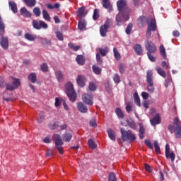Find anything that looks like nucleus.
Returning a JSON list of instances; mask_svg holds the SVG:
<instances>
[{"instance_id": "obj_45", "label": "nucleus", "mask_w": 181, "mask_h": 181, "mask_svg": "<svg viewBox=\"0 0 181 181\" xmlns=\"http://www.w3.org/2000/svg\"><path fill=\"white\" fill-rule=\"evenodd\" d=\"M160 53L161 56H163V57H164V59H166V51H165V47H163V45L160 46Z\"/></svg>"}, {"instance_id": "obj_7", "label": "nucleus", "mask_w": 181, "mask_h": 181, "mask_svg": "<svg viewBox=\"0 0 181 181\" xmlns=\"http://www.w3.org/2000/svg\"><path fill=\"white\" fill-rule=\"evenodd\" d=\"M13 80V83H8L6 86V90H9L10 91H12L13 90H16L19 86H21V81L18 78H11Z\"/></svg>"}, {"instance_id": "obj_5", "label": "nucleus", "mask_w": 181, "mask_h": 181, "mask_svg": "<svg viewBox=\"0 0 181 181\" xmlns=\"http://www.w3.org/2000/svg\"><path fill=\"white\" fill-rule=\"evenodd\" d=\"M120 131L122 134V139L123 141H135V135H134L131 131H125V129L124 128H122Z\"/></svg>"}, {"instance_id": "obj_22", "label": "nucleus", "mask_w": 181, "mask_h": 181, "mask_svg": "<svg viewBox=\"0 0 181 181\" xmlns=\"http://www.w3.org/2000/svg\"><path fill=\"white\" fill-rule=\"evenodd\" d=\"M8 5L13 13H16V12H18V7L14 1H9Z\"/></svg>"}, {"instance_id": "obj_21", "label": "nucleus", "mask_w": 181, "mask_h": 181, "mask_svg": "<svg viewBox=\"0 0 181 181\" xmlns=\"http://www.w3.org/2000/svg\"><path fill=\"white\" fill-rule=\"evenodd\" d=\"M134 103L136 104L138 107H141V99H139V95H138V92H135L133 95Z\"/></svg>"}, {"instance_id": "obj_56", "label": "nucleus", "mask_w": 181, "mask_h": 181, "mask_svg": "<svg viewBox=\"0 0 181 181\" xmlns=\"http://www.w3.org/2000/svg\"><path fill=\"white\" fill-rule=\"evenodd\" d=\"M141 97H142L143 100H148V98H149V93H148L146 92H142Z\"/></svg>"}, {"instance_id": "obj_23", "label": "nucleus", "mask_w": 181, "mask_h": 181, "mask_svg": "<svg viewBox=\"0 0 181 181\" xmlns=\"http://www.w3.org/2000/svg\"><path fill=\"white\" fill-rule=\"evenodd\" d=\"M56 78L58 81H63L64 80V76H63V73H62V71H57L55 72Z\"/></svg>"}, {"instance_id": "obj_28", "label": "nucleus", "mask_w": 181, "mask_h": 181, "mask_svg": "<svg viewBox=\"0 0 181 181\" xmlns=\"http://www.w3.org/2000/svg\"><path fill=\"white\" fill-rule=\"evenodd\" d=\"M76 62H77L78 64L83 66V64H84L86 61H85L84 57H83V55H78L76 57Z\"/></svg>"}, {"instance_id": "obj_26", "label": "nucleus", "mask_w": 181, "mask_h": 181, "mask_svg": "<svg viewBox=\"0 0 181 181\" xmlns=\"http://www.w3.org/2000/svg\"><path fill=\"white\" fill-rule=\"evenodd\" d=\"M25 38L30 42H33L36 39V35L28 33L25 34Z\"/></svg>"}, {"instance_id": "obj_44", "label": "nucleus", "mask_w": 181, "mask_h": 181, "mask_svg": "<svg viewBox=\"0 0 181 181\" xmlns=\"http://www.w3.org/2000/svg\"><path fill=\"white\" fill-rule=\"evenodd\" d=\"M115 112L118 118H124V113L122 112V110L121 109L116 108Z\"/></svg>"}, {"instance_id": "obj_52", "label": "nucleus", "mask_w": 181, "mask_h": 181, "mask_svg": "<svg viewBox=\"0 0 181 181\" xmlns=\"http://www.w3.org/2000/svg\"><path fill=\"white\" fill-rule=\"evenodd\" d=\"M144 144L149 148V149H153V144L151 142V140H145Z\"/></svg>"}, {"instance_id": "obj_17", "label": "nucleus", "mask_w": 181, "mask_h": 181, "mask_svg": "<svg viewBox=\"0 0 181 181\" xmlns=\"http://www.w3.org/2000/svg\"><path fill=\"white\" fill-rule=\"evenodd\" d=\"M78 110L80 111V112H82V114H86L88 111V109L87 108V106L83 105V103H78L77 104Z\"/></svg>"}, {"instance_id": "obj_39", "label": "nucleus", "mask_w": 181, "mask_h": 181, "mask_svg": "<svg viewBox=\"0 0 181 181\" xmlns=\"http://www.w3.org/2000/svg\"><path fill=\"white\" fill-rule=\"evenodd\" d=\"M88 145L90 148H91V149H95V148H97V144H95L93 139H89L88 141Z\"/></svg>"}, {"instance_id": "obj_18", "label": "nucleus", "mask_w": 181, "mask_h": 181, "mask_svg": "<svg viewBox=\"0 0 181 181\" xmlns=\"http://www.w3.org/2000/svg\"><path fill=\"white\" fill-rule=\"evenodd\" d=\"M137 23H138L139 28H144L145 26V25H146V17L141 16L137 20Z\"/></svg>"}, {"instance_id": "obj_13", "label": "nucleus", "mask_w": 181, "mask_h": 181, "mask_svg": "<svg viewBox=\"0 0 181 181\" xmlns=\"http://www.w3.org/2000/svg\"><path fill=\"white\" fill-rule=\"evenodd\" d=\"M87 79L84 75H78L76 78V83L79 87H84L86 86V83Z\"/></svg>"}, {"instance_id": "obj_29", "label": "nucleus", "mask_w": 181, "mask_h": 181, "mask_svg": "<svg viewBox=\"0 0 181 181\" xmlns=\"http://www.w3.org/2000/svg\"><path fill=\"white\" fill-rule=\"evenodd\" d=\"M144 134H145V129L144 128V125L142 123L139 124V138L140 139H143Z\"/></svg>"}, {"instance_id": "obj_38", "label": "nucleus", "mask_w": 181, "mask_h": 181, "mask_svg": "<svg viewBox=\"0 0 181 181\" xmlns=\"http://www.w3.org/2000/svg\"><path fill=\"white\" fill-rule=\"evenodd\" d=\"M92 69L95 74H98V75L101 74V68H100L99 66H97L96 65H93Z\"/></svg>"}, {"instance_id": "obj_1", "label": "nucleus", "mask_w": 181, "mask_h": 181, "mask_svg": "<svg viewBox=\"0 0 181 181\" xmlns=\"http://www.w3.org/2000/svg\"><path fill=\"white\" fill-rule=\"evenodd\" d=\"M117 9L119 11L118 15L116 16L117 25H119L121 22H127L129 19V12L125 11L127 1L125 0H119L117 2Z\"/></svg>"}, {"instance_id": "obj_11", "label": "nucleus", "mask_w": 181, "mask_h": 181, "mask_svg": "<svg viewBox=\"0 0 181 181\" xmlns=\"http://www.w3.org/2000/svg\"><path fill=\"white\" fill-rule=\"evenodd\" d=\"M82 100L85 104H87L88 105H93V95L88 94V93H85L83 95Z\"/></svg>"}, {"instance_id": "obj_24", "label": "nucleus", "mask_w": 181, "mask_h": 181, "mask_svg": "<svg viewBox=\"0 0 181 181\" xmlns=\"http://www.w3.org/2000/svg\"><path fill=\"white\" fill-rule=\"evenodd\" d=\"M1 46L3 49H6L9 45L8 44V38L7 37H2L0 42Z\"/></svg>"}, {"instance_id": "obj_33", "label": "nucleus", "mask_w": 181, "mask_h": 181, "mask_svg": "<svg viewBox=\"0 0 181 181\" xmlns=\"http://www.w3.org/2000/svg\"><path fill=\"white\" fill-rule=\"evenodd\" d=\"M158 74L161 76V77H163L165 78V77H166V73L165 72V71L163 69H162V68L158 66L156 68Z\"/></svg>"}, {"instance_id": "obj_40", "label": "nucleus", "mask_w": 181, "mask_h": 181, "mask_svg": "<svg viewBox=\"0 0 181 181\" xmlns=\"http://www.w3.org/2000/svg\"><path fill=\"white\" fill-rule=\"evenodd\" d=\"M108 47H105V48H100L99 49V52L102 56H106L107 53L109 52Z\"/></svg>"}, {"instance_id": "obj_43", "label": "nucleus", "mask_w": 181, "mask_h": 181, "mask_svg": "<svg viewBox=\"0 0 181 181\" xmlns=\"http://www.w3.org/2000/svg\"><path fill=\"white\" fill-rule=\"evenodd\" d=\"M113 53L116 60H119V59H121V54H119L117 48L115 47L113 49Z\"/></svg>"}, {"instance_id": "obj_63", "label": "nucleus", "mask_w": 181, "mask_h": 181, "mask_svg": "<svg viewBox=\"0 0 181 181\" xmlns=\"http://www.w3.org/2000/svg\"><path fill=\"white\" fill-rule=\"evenodd\" d=\"M161 66L162 67H163V69H169V64H168V63H166V62L163 61L162 63H161Z\"/></svg>"}, {"instance_id": "obj_32", "label": "nucleus", "mask_w": 181, "mask_h": 181, "mask_svg": "<svg viewBox=\"0 0 181 181\" xmlns=\"http://www.w3.org/2000/svg\"><path fill=\"white\" fill-rule=\"evenodd\" d=\"M63 101H64V100H63V98H56L55 103H54L56 108H59V107H60V105H62V104H63Z\"/></svg>"}, {"instance_id": "obj_35", "label": "nucleus", "mask_w": 181, "mask_h": 181, "mask_svg": "<svg viewBox=\"0 0 181 181\" xmlns=\"http://www.w3.org/2000/svg\"><path fill=\"white\" fill-rule=\"evenodd\" d=\"M107 134L109 138H110L112 141H115V133H114V131H112V129H107Z\"/></svg>"}, {"instance_id": "obj_30", "label": "nucleus", "mask_w": 181, "mask_h": 181, "mask_svg": "<svg viewBox=\"0 0 181 181\" xmlns=\"http://www.w3.org/2000/svg\"><path fill=\"white\" fill-rule=\"evenodd\" d=\"M72 136L73 135L71 133H66L63 136V141L65 142H70V141H71Z\"/></svg>"}, {"instance_id": "obj_2", "label": "nucleus", "mask_w": 181, "mask_h": 181, "mask_svg": "<svg viewBox=\"0 0 181 181\" xmlns=\"http://www.w3.org/2000/svg\"><path fill=\"white\" fill-rule=\"evenodd\" d=\"M174 125L176 126V128L175 126L170 124L168 126V130L170 132H171V134L175 132V138L179 139L181 138V122L179 121V118L175 117L174 119Z\"/></svg>"}, {"instance_id": "obj_15", "label": "nucleus", "mask_w": 181, "mask_h": 181, "mask_svg": "<svg viewBox=\"0 0 181 181\" xmlns=\"http://www.w3.org/2000/svg\"><path fill=\"white\" fill-rule=\"evenodd\" d=\"M107 32H108V23H105L104 25L100 27V36H102V37H105Z\"/></svg>"}, {"instance_id": "obj_12", "label": "nucleus", "mask_w": 181, "mask_h": 181, "mask_svg": "<svg viewBox=\"0 0 181 181\" xmlns=\"http://www.w3.org/2000/svg\"><path fill=\"white\" fill-rule=\"evenodd\" d=\"M145 46L148 53H155L156 52V47L155 46V44H153V42L151 41H147Z\"/></svg>"}, {"instance_id": "obj_6", "label": "nucleus", "mask_w": 181, "mask_h": 181, "mask_svg": "<svg viewBox=\"0 0 181 181\" xmlns=\"http://www.w3.org/2000/svg\"><path fill=\"white\" fill-rule=\"evenodd\" d=\"M55 139V146L60 153V155H63V141H62V137L59 134H55L54 136Z\"/></svg>"}, {"instance_id": "obj_31", "label": "nucleus", "mask_w": 181, "mask_h": 181, "mask_svg": "<svg viewBox=\"0 0 181 181\" xmlns=\"http://www.w3.org/2000/svg\"><path fill=\"white\" fill-rule=\"evenodd\" d=\"M28 78L29 81H31V83H36V79H37L36 74L35 73L30 74L28 76Z\"/></svg>"}, {"instance_id": "obj_41", "label": "nucleus", "mask_w": 181, "mask_h": 181, "mask_svg": "<svg viewBox=\"0 0 181 181\" xmlns=\"http://www.w3.org/2000/svg\"><path fill=\"white\" fill-rule=\"evenodd\" d=\"M42 16L45 21L50 22V16H49V13L46 10L42 11Z\"/></svg>"}, {"instance_id": "obj_62", "label": "nucleus", "mask_w": 181, "mask_h": 181, "mask_svg": "<svg viewBox=\"0 0 181 181\" xmlns=\"http://www.w3.org/2000/svg\"><path fill=\"white\" fill-rule=\"evenodd\" d=\"M96 59L98 64H101L103 63V60H101V57H100V54H96Z\"/></svg>"}, {"instance_id": "obj_8", "label": "nucleus", "mask_w": 181, "mask_h": 181, "mask_svg": "<svg viewBox=\"0 0 181 181\" xmlns=\"http://www.w3.org/2000/svg\"><path fill=\"white\" fill-rule=\"evenodd\" d=\"M33 26L35 29H47L48 28V25L47 24L44 22V21H37L36 20H33Z\"/></svg>"}, {"instance_id": "obj_58", "label": "nucleus", "mask_w": 181, "mask_h": 181, "mask_svg": "<svg viewBox=\"0 0 181 181\" xmlns=\"http://www.w3.org/2000/svg\"><path fill=\"white\" fill-rule=\"evenodd\" d=\"M56 36L59 40H63V34L59 31L56 33Z\"/></svg>"}, {"instance_id": "obj_57", "label": "nucleus", "mask_w": 181, "mask_h": 181, "mask_svg": "<svg viewBox=\"0 0 181 181\" xmlns=\"http://www.w3.org/2000/svg\"><path fill=\"white\" fill-rule=\"evenodd\" d=\"M6 92L3 93V100H4V101H12L11 97H6Z\"/></svg>"}, {"instance_id": "obj_60", "label": "nucleus", "mask_w": 181, "mask_h": 181, "mask_svg": "<svg viewBox=\"0 0 181 181\" xmlns=\"http://www.w3.org/2000/svg\"><path fill=\"white\" fill-rule=\"evenodd\" d=\"M147 56L151 62H155L156 60V58L153 55H151L150 52L147 53Z\"/></svg>"}, {"instance_id": "obj_4", "label": "nucleus", "mask_w": 181, "mask_h": 181, "mask_svg": "<svg viewBox=\"0 0 181 181\" xmlns=\"http://www.w3.org/2000/svg\"><path fill=\"white\" fill-rule=\"evenodd\" d=\"M146 81L148 83L147 91L152 94L155 91V88L153 87V72L152 71H147Z\"/></svg>"}, {"instance_id": "obj_9", "label": "nucleus", "mask_w": 181, "mask_h": 181, "mask_svg": "<svg viewBox=\"0 0 181 181\" xmlns=\"http://www.w3.org/2000/svg\"><path fill=\"white\" fill-rule=\"evenodd\" d=\"M155 30H156V20H155V18H153L148 24L146 35L148 37L151 36V35H152V32Z\"/></svg>"}, {"instance_id": "obj_36", "label": "nucleus", "mask_w": 181, "mask_h": 181, "mask_svg": "<svg viewBox=\"0 0 181 181\" xmlns=\"http://www.w3.org/2000/svg\"><path fill=\"white\" fill-rule=\"evenodd\" d=\"M5 33V23L2 21V18L0 16V33L1 35H4Z\"/></svg>"}, {"instance_id": "obj_10", "label": "nucleus", "mask_w": 181, "mask_h": 181, "mask_svg": "<svg viewBox=\"0 0 181 181\" xmlns=\"http://www.w3.org/2000/svg\"><path fill=\"white\" fill-rule=\"evenodd\" d=\"M165 156L167 159H169V158H171L172 162H175V159L176 156H175L174 152H170V147L169 146V144H167L165 145Z\"/></svg>"}, {"instance_id": "obj_46", "label": "nucleus", "mask_w": 181, "mask_h": 181, "mask_svg": "<svg viewBox=\"0 0 181 181\" xmlns=\"http://www.w3.org/2000/svg\"><path fill=\"white\" fill-rule=\"evenodd\" d=\"M40 69H41V71L46 73V71H47V70L49 69V66H47V64L44 63L42 65H40Z\"/></svg>"}, {"instance_id": "obj_64", "label": "nucleus", "mask_w": 181, "mask_h": 181, "mask_svg": "<svg viewBox=\"0 0 181 181\" xmlns=\"http://www.w3.org/2000/svg\"><path fill=\"white\" fill-rule=\"evenodd\" d=\"M90 124L91 127H97V122L94 119L90 120Z\"/></svg>"}, {"instance_id": "obj_51", "label": "nucleus", "mask_w": 181, "mask_h": 181, "mask_svg": "<svg viewBox=\"0 0 181 181\" xmlns=\"http://www.w3.org/2000/svg\"><path fill=\"white\" fill-rule=\"evenodd\" d=\"M33 13L35 16H40L41 15L40 8H39V7H35L33 9Z\"/></svg>"}, {"instance_id": "obj_20", "label": "nucleus", "mask_w": 181, "mask_h": 181, "mask_svg": "<svg viewBox=\"0 0 181 181\" xmlns=\"http://www.w3.org/2000/svg\"><path fill=\"white\" fill-rule=\"evenodd\" d=\"M86 26H87V23L84 20H81L78 23V29L79 30H86Z\"/></svg>"}, {"instance_id": "obj_49", "label": "nucleus", "mask_w": 181, "mask_h": 181, "mask_svg": "<svg viewBox=\"0 0 181 181\" xmlns=\"http://www.w3.org/2000/svg\"><path fill=\"white\" fill-rule=\"evenodd\" d=\"M89 90L90 91H95V90H97V86H95V83L90 82L89 83Z\"/></svg>"}, {"instance_id": "obj_19", "label": "nucleus", "mask_w": 181, "mask_h": 181, "mask_svg": "<svg viewBox=\"0 0 181 181\" xmlns=\"http://www.w3.org/2000/svg\"><path fill=\"white\" fill-rule=\"evenodd\" d=\"M20 12L23 16H25L26 18H30L32 16V13L29 12L25 7L21 8Z\"/></svg>"}, {"instance_id": "obj_3", "label": "nucleus", "mask_w": 181, "mask_h": 181, "mask_svg": "<svg viewBox=\"0 0 181 181\" xmlns=\"http://www.w3.org/2000/svg\"><path fill=\"white\" fill-rule=\"evenodd\" d=\"M65 93L72 103H74V101L77 100V94L76 93V91H74V87L71 82H67L65 85Z\"/></svg>"}, {"instance_id": "obj_37", "label": "nucleus", "mask_w": 181, "mask_h": 181, "mask_svg": "<svg viewBox=\"0 0 181 181\" xmlns=\"http://www.w3.org/2000/svg\"><path fill=\"white\" fill-rule=\"evenodd\" d=\"M134 107V104L131 102L126 103V111L127 112H131L132 111V107Z\"/></svg>"}, {"instance_id": "obj_59", "label": "nucleus", "mask_w": 181, "mask_h": 181, "mask_svg": "<svg viewBox=\"0 0 181 181\" xmlns=\"http://www.w3.org/2000/svg\"><path fill=\"white\" fill-rule=\"evenodd\" d=\"M119 71L121 73V74H124V73H125V68L124 67V64L119 65Z\"/></svg>"}, {"instance_id": "obj_34", "label": "nucleus", "mask_w": 181, "mask_h": 181, "mask_svg": "<svg viewBox=\"0 0 181 181\" xmlns=\"http://www.w3.org/2000/svg\"><path fill=\"white\" fill-rule=\"evenodd\" d=\"M27 6H35L36 5V0H23Z\"/></svg>"}, {"instance_id": "obj_16", "label": "nucleus", "mask_w": 181, "mask_h": 181, "mask_svg": "<svg viewBox=\"0 0 181 181\" xmlns=\"http://www.w3.org/2000/svg\"><path fill=\"white\" fill-rule=\"evenodd\" d=\"M102 5L103 8H105V9H107L109 12H112V6H111V3L110 2V0H103Z\"/></svg>"}, {"instance_id": "obj_50", "label": "nucleus", "mask_w": 181, "mask_h": 181, "mask_svg": "<svg viewBox=\"0 0 181 181\" xmlns=\"http://www.w3.org/2000/svg\"><path fill=\"white\" fill-rule=\"evenodd\" d=\"M68 46L70 47V49H72V50H74L75 52H77V50H79L80 49V46H75L73 43H69Z\"/></svg>"}, {"instance_id": "obj_27", "label": "nucleus", "mask_w": 181, "mask_h": 181, "mask_svg": "<svg viewBox=\"0 0 181 181\" xmlns=\"http://www.w3.org/2000/svg\"><path fill=\"white\" fill-rule=\"evenodd\" d=\"M78 16H81V18L83 16H86V15H87V11L86 10V8L82 7V8H78Z\"/></svg>"}, {"instance_id": "obj_54", "label": "nucleus", "mask_w": 181, "mask_h": 181, "mask_svg": "<svg viewBox=\"0 0 181 181\" xmlns=\"http://www.w3.org/2000/svg\"><path fill=\"white\" fill-rule=\"evenodd\" d=\"M132 30V23L128 24L127 28H126V33L127 35H129Z\"/></svg>"}, {"instance_id": "obj_25", "label": "nucleus", "mask_w": 181, "mask_h": 181, "mask_svg": "<svg viewBox=\"0 0 181 181\" xmlns=\"http://www.w3.org/2000/svg\"><path fill=\"white\" fill-rule=\"evenodd\" d=\"M134 49L135 53L138 54V56H141V54H142V47L141 46V45H136Z\"/></svg>"}, {"instance_id": "obj_47", "label": "nucleus", "mask_w": 181, "mask_h": 181, "mask_svg": "<svg viewBox=\"0 0 181 181\" xmlns=\"http://www.w3.org/2000/svg\"><path fill=\"white\" fill-rule=\"evenodd\" d=\"M154 148L156 153H160V147L159 146V144H158V141H154Z\"/></svg>"}, {"instance_id": "obj_53", "label": "nucleus", "mask_w": 181, "mask_h": 181, "mask_svg": "<svg viewBox=\"0 0 181 181\" xmlns=\"http://www.w3.org/2000/svg\"><path fill=\"white\" fill-rule=\"evenodd\" d=\"M113 81H115V83H116V84H119V83H121V78H119V76L116 74L113 76Z\"/></svg>"}, {"instance_id": "obj_42", "label": "nucleus", "mask_w": 181, "mask_h": 181, "mask_svg": "<svg viewBox=\"0 0 181 181\" xmlns=\"http://www.w3.org/2000/svg\"><path fill=\"white\" fill-rule=\"evenodd\" d=\"M127 125L129 126V128L132 129H136V124H135V122L132 120L127 121Z\"/></svg>"}, {"instance_id": "obj_61", "label": "nucleus", "mask_w": 181, "mask_h": 181, "mask_svg": "<svg viewBox=\"0 0 181 181\" xmlns=\"http://www.w3.org/2000/svg\"><path fill=\"white\" fill-rule=\"evenodd\" d=\"M43 142H45V144H50V142H52V139H50L49 136H47L43 139Z\"/></svg>"}, {"instance_id": "obj_55", "label": "nucleus", "mask_w": 181, "mask_h": 181, "mask_svg": "<svg viewBox=\"0 0 181 181\" xmlns=\"http://www.w3.org/2000/svg\"><path fill=\"white\" fill-rule=\"evenodd\" d=\"M98 13H99L98 9H95L93 16L94 21H97V19H98V17L100 16Z\"/></svg>"}, {"instance_id": "obj_14", "label": "nucleus", "mask_w": 181, "mask_h": 181, "mask_svg": "<svg viewBox=\"0 0 181 181\" xmlns=\"http://www.w3.org/2000/svg\"><path fill=\"white\" fill-rule=\"evenodd\" d=\"M150 122L153 127L159 124L160 123V115H159V114H156L154 117L150 119Z\"/></svg>"}, {"instance_id": "obj_48", "label": "nucleus", "mask_w": 181, "mask_h": 181, "mask_svg": "<svg viewBox=\"0 0 181 181\" xmlns=\"http://www.w3.org/2000/svg\"><path fill=\"white\" fill-rule=\"evenodd\" d=\"M108 181H117V177L114 173H110Z\"/></svg>"}]
</instances>
